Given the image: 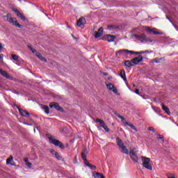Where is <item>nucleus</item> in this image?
I'll return each mask as SVG.
<instances>
[{"label": "nucleus", "mask_w": 178, "mask_h": 178, "mask_svg": "<svg viewBox=\"0 0 178 178\" xmlns=\"http://www.w3.org/2000/svg\"><path fill=\"white\" fill-rule=\"evenodd\" d=\"M6 17H7V22L13 24V26H16L18 29H22L23 27L22 25L17 23V19H16V18L10 17V14L7 15Z\"/></svg>", "instance_id": "nucleus-1"}, {"label": "nucleus", "mask_w": 178, "mask_h": 178, "mask_svg": "<svg viewBox=\"0 0 178 178\" xmlns=\"http://www.w3.org/2000/svg\"><path fill=\"white\" fill-rule=\"evenodd\" d=\"M49 141L50 144H53V145H55L56 147H59L60 148H61V149H65V145H63V143L52 138V136L49 137Z\"/></svg>", "instance_id": "nucleus-2"}, {"label": "nucleus", "mask_w": 178, "mask_h": 178, "mask_svg": "<svg viewBox=\"0 0 178 178\" xmlns=\"http://www.w3.org/2000/svg\"><path fill=\"white\" fill-rule=\"evenodd\" d=\"M142 161L143 168L148 169V170H152V165L149 164V162H151V159L142 156Z\"/></svg>", "instance_id": "nucleus-3"}, {"label": "nucleus", "mask_w": 178, "mask_h": 178, "mask_svg": "<svg viewBox=\"0 0 178 178\" xmlns=\"http://www.w3.org/2000/svg\"><path fill=\"white\" fill-rule=\"evenodd\" d=\"M28 48H29V49H30V51H31V52L33 54H36V56H38V58L39 59H40V60L47 62V59L45 58H44V56H42V55H41V54L37 53V50H35V49L33 48V47H31V45H28Z\"/></svg>", "instance_id": "nucleus-4"}, {"label": "nucleus", "mask_w": 178, "mask_h": 178, "mask_svg": "<svg viewBox=\"0 0 178 178\" xmlns=\"http://www.w3.org/2000/svg\"><path fill=\"white\" fill-rule=\"evenodd\" d=\"M96 123H100V127H102L106 133H109V131H111V129L105 124V122H104V120L97 118Z\"/></svg>", "instance_id": "nucleus-5"}, {"label": "nucleus", "mask_w": 178, "mask_h": 178, "mask_svg": "<svg viewBox=\"0 0 178 178\" xmlns=\"http://www.w3.org/2000/svg\"><path fill=\"white\" fill-rule=\"evenodd\" d=\"M137 54L138 52L126 49L124 56H126L127 59H130L132 58L133 55H137Z\"/></svg>", "instance_id": "nucleus-6"}, {"label": "nucleus", "mask_w": 178, "mask_h": 178, "mask_svg": "<svg viewBox=\"0 0 178 178\" xmlns=\"http://www.w3.org/2000/svg\"><path fill=\"white\" fill-rule=\"evenodd\" d=\"M50 108H54L56 111H59L60 112H63V108L60 107V106L56 102L51 103L49 105Z\"/></svg>", "instance_id": "nucleus-7"}, {"label": "nucleus", "mask_w": 178, "mask_h": 178, "mask_svg": "<svg viewBox=\"0 0 178 178\" xmlns=\"http://www.w3.org/2000/svg\"><path fill=\"white\" fill-rule=\"evenodd\" d=\"M17 108L21 116H23L24 118H27V116H30V113H29L27 111L20 108V107H19L17 106Z\"/></svg>", "instance_id": "nucleus-8"}, {"label": "nucleus", "mask_w": 178, "mask_h": 178, "mask_svg": "<svg viewBox=\"0 0 178 178\" xmlns=\"http://www.w3.org/2000/svg\"><path fill=\"white\" fill-rule=\"evenodd\" d=\"M134 37L136 40L141 41V42H144V40L147 39V36L144 33H141L140 35H134Z\"/></svg>", "instance_id": "nucleus-9"}, {"label": "nucleus", "mask_w": 178, "mask_h": 178, "mask_svg": "<svg viewBox=\"0 0 178 178\" xmlns=\"http://www.w3.org/2000/svg\"><path fill=\"white\" fill-rule=\"evenodd\" d=\"M0 74L3 76V77H6V79H8V80H13V77L10 76L6 71H3V70L0 69Z\"/></svg>", "instance_id": "nucleus-10"}, {"label": "nucleus", "mask_w": 178, "mask_h": 178, "mask_svg": "<svg viewBox=\"0 0 178 178\" xmlns=\"http://www.w3.org/2000/svg\"><path fill=\"white\" fill-rule=\"evenodd\" d=\"M86 23H87V21H86V18L81 17L76 22V26H78V27H81V26H84V24H86Z\"/></svg>", "instance_id": "nucleus-11"}, {"label": "nucleus", "mask_w": 178, "mask_h": 178, "mask_svg": "<svg viewBox=\"0 0 178 178\" xmlns=\"http://www.w3.org/2000/svg\"><path fill=\"white\" fill-rule=\"evenodd\" d=\"M143 59H144L143 58V56H139L138 57H136L135 58H133L131 60V62L134 63V65H138V63H140V62H142Z\"/></svg>", "instance_id": "nucleus-12"}, {"label": "nucleus", "mask_w": 178, "mask_h": 178, "mask_svg": "<svg viewBox=\"0 0 178 178\" xmlns=\"http://www.w3.org/2000/svg\"><path fill=\"white\" fill-rule=\"evenodd\" d=\"M106 87L108 90H109L110 91H113L114 94H118V89L115 88V86H113V84L112 83L106 84Z\"/></svg>", "instance_id": "nucleus-13"}, {"label": "nucleus", "mask_w": 178, "mask_h": 178, "mask_svg": "<svg viewBox=\"0 0 178 178\" xmlns=\"http://www.w3.org/2000/svg\"><path fill=\"white\" fill-rule=\"evenodd\" d=\"M146 31H147V33H153V34H154L156 35H162V34H163V32H158V31H154L153 29H151L148 26L146 27Z\"/></svg>", "instance_id": "nucleus-14"}, {"label": "nucleus", "mask_w": 178, "mask_h": 178, "mask_svg": "<svg viewBox=\"0 0 178 178\" xmlns=\"http://www.w3.org/2000/svg\"><path fill=\"white\" fill-rule=\"evenodd\" d=\"M115 36L111 35H106L104 37V40L108 41V42H113L115 41Z\"/></svg>", "instance_id": "nucleus-15"}, {"label": "nucleus", "mask_w": 178, "mask_h": 178, "mask_svg": "<svg viewBox=\"0 0 178 178\" xmlns=\"http://www.w3.org/2000/svg\"><path fill=\"white\" fill-rule=\"evenodd\" d=\"M14 12H15L17 16L18 17H19V19H22L23 22L26 21V17L24 16H23V15H22V13H20V11H19V10L15 8Z\"/></svg>", "instance_id": "nucleus-16"}, {"label": "nucleus", "mask_w": 178, "mask_h": 178, "mask_svg": "<svg viewBox=\"0 0 178 178\" xmlns=\"http://www.w3.org/2000/svg\"><path fill=\"white\" fill-rule=\"evenodd\" d=\"M104 34V28L101 27L95 35V38H99Z\"/></svg>", "instance_id": "nucleus-17"}, {"label": "nucleus", "mask_w": 178, "mask_h": 178, "mask_svg": "<svg viewBox=\"0 0 178 178\" xmlns=\"http://www.w3.org/2000/svg\"><path fill=\"white\" fill-rule=\"evenodd\" d=\"M119 76L124 80V81H127V78L126 77V72L124 70H122L119 74Z\"/></svg>", "instance_id": "nucleus-18"}, {"label": "nucleus", "mask_w": 178, "mask_h": 178, "mask_svg": "<svg viewBox=\"0 0 178 178\" xmlns=\"http://www.w3.org/2000/svg\"><path fill=\"white\" fill-rule=\"evenodd\" d=\"M117 145L119 147V148H122V147L124 146V144L123 143V141H122V139L120 138H116Z\"/></svg>", "instance_id": "nucleus-19"}, {"label": "nucleus", "mask_w": 178, "mask_h": 178, "mask_svg": "<svg viewBox=\"0 0 178 178\" xmlns=\"http://www.w3.org/2000/svg\"><path fill=\"white\" fill-rule=\"evenodd\" d=\"M88 154V151H87V148H84L82 150L81 156L82 159H87V154Z\"/></svg>", "instance_id": "nucleus-20"}, {"label": "nucleus", "mask_w": 178, "mask_h": 178, "mask_svg": "<svg viewBox=\"0 0 178 178\" xmlns=\"http://www.w3.org/2000/svg\"><path fill=\"white\" fill-rule=\"evenodd\" d=\"M131 159L134 162V163H137L138 162V156L137 154H134L132 156H130Z\"/></svg>", "instance_id": "nucleus-21"}, {"label": "nucleus", "mask_w": 178, "mask_h": 178, "mask_svg": "<svg viewBox=\"0 0 178 178\" xmlns=\"http://www.w3.org/2000/svg\"><path fill=\"white\" fill-rule=\"evenodd\" d=\"M162 106V109L163 111H164V112H165V113H167V115H170V111H169V108H168L167 106H165L163 104H161Z\"/></svg>", "instance_id": "nucleus-22"}, {"label": "nucleus", "mask_w": 178, "mask_h": 178, "mask_svg": "<svg viewBox=\"0 0 178 178\" xmlns=\"http://www.w3.org/2000/svg\"><path fill=\"white\" fill-rule=\"evenodd\" d=\"M123 55L124 56H125L126 55V49H121V50H119L118 51H116L115 53V55Z\"/></svg>", "instance_id": "nucleus-23"}, {"label": "nucleus", "mask_w": 178, "mask_h": 178, "mask_svg": "<svg viewBox=\"0 0 178 178\" xmlns=\"http://www.w3.org/2000/svg\"><path fill=\"white\" fill-rule=\"evenodd\" d=\"M124 65L125 66H127V67H131L133 66H134V64L132 61H130V60H126L124 62Z\"/></svg>", "instance_id": "nucleus-24"}, {"label": "nucleus", "mask_w": 178, "mask_h": 178, "mask_svg": "<svg viewBox=\"0 0 178 178\" xmlns=\"http://www.w3.org/2000/svg\"><path fill=\"white\" fill-rule=\"evenodd\" d=\"M129 156L132 155H137V149L134 147V149H130V152H129Z\"/></svg>", "instance_id": "nucleus-25"}, {"label": "nucleus", "mask_w": 178, "mask_h": 178, "mask_svg": "<svg viewBox=\"0 0 178 178\" xmlns=\"http://www.w3.org/2000/svg\"><path fill=\"white\" fill-rule=\"evenodd\" d=\"M121 149H122V153L125 154L126 155H129V149H127V147L124 145L121 147Z\"/></svg>", "instance_id": "nucleus-26"}, {"label": "nucleus", "mask_w": 178, "mask_h": 178, "mask_svg": "<svg viewBox=\"0 0 178 178\" xmlns=\"http://www.w3.org/2000/svg\"><path fill=\"white\" fill-rule=\"evenodd\" d=\"M154 51H148V50H145V51H140L138 53H136V55H141L143 54H152Z\"/></svg>", "instance_id": "nucleus-27"}, {"label": "nucleus", "mask_w": 178, "mask_h": 178, "mask_svg": "<svg viewBox=\"0 0 178 178\" xmlns=\"http://www.w3.org/2000/svg\"><path fill=\"white\" fill-rule=\"evenodd\" d=\"M114 115H115V116H118V118L119 119H121L122 122H125L126 121V119L123 116L119 115V113H118V112L115 111Z\"/></svg>", "instance_id": "nucleus-28"}, {"label": "nucleus", "mask_w": 178, "mask_h": 178, "mask_svg": "<svg viewBox=\"0 0 178 178\" xmlns=\"http://www.w3.org/2000/svg\"><path fill=\"white\" fill-rule=\"evenodd\" d=\"M93 176L94 177H97V178H105L104 177V175L99 172H94Z\"/></svg>", "instance_id": "nucleus-29"}, {"label": "nucleus", "mask_w": 178, "mask_h": 178, "mask_svg": "<svg viewBox=\"0 0 178 178\" xmlns=\"http://www.w3.org/2000/svg\"><path fill=\"white\" fill-rule=\"evenodd\" d=\"M13 161V156H10L7 160H6V164L7 165H11V166H13V163H10Z\"/></svg>", "instance_id": "nucleus-30"}, {"label": "nucleus", "mask_w": 178, "mask_h": 178, "mask_svg": "<svg viewBox=\"0 0 178 178\" xmlns=\"http://www.w3.org/2000/svg\"><path fill=\"white\" fill-rule=\"evenodd\" d=\"M152 108L153 111H154L156 112V113H161V110L159 107L152 106Z\"/></svg>", "instance_id": "nucleus-31"}, {"label": "nucleus", "mask_w": 178, "mask_h": 178, "mask_svg": "<svg viewBox=\"0 0 178 178\" xmlns=\"http://www.w3.org/2000/svg\"><path fill=\"white\" fill-rule=\"evenodd\" d=\"M42 109L44 110L45 113H49V107H48L47 106L43 105L42 106Z\"/></svg>", "instance_id": "nucleus-32"}, {"label": "nucleus", "mask_w": 178, "mask_h": 178, "mask_svg": "<svg viewBox=\"0 0 178 178\" xmlns=\"http://www.w3.org/2000/svg\"><path fill=\"white\" fill-rule=\"evenodd\" d=\"M55 157L56 158V159H58V161H63V159L61 157L60 154H59V153L58 152L55 153Z\"/></svg>", "instance_id": "nucleus-33"}, {"label": "nucleus", "mask_w": 178, "mask_h": 178, "mask_svg": "<svg viewBox=\"0 0 178 178\" xmlns=\"http://www.w3.org/2000/svg\"><path fill=\"white\" fill-rule=\"evenodd\" d=\"M125 124L127 126H129V127H131V129H132V130H135L136 131H137V129H136V127H134V125L133 124H129V122H126Z\"/></svg>", "instance_id": "nucleus-34"}, {"label": "nucleus", "mask_w": 178, "mask_h": 178, "mask_svg": "<svg viewBox=\"0 0 178 178\" xmlns=\"http://www.w3.org/2000/svg\"><path fill=\"white\" fill-rule=\"evenodd\" d=\"M11 56L13 60H15V62H19V56H17V55L12 54Z\"/></svg>", "instance_id": "nucleus-35"}, {"label": "nucleus", "mask_w": 178, "mask_h": 178, "mask_svg": "<svg viewBox=\"0 0 178 178\" xmlns=\"http://www.w3.org/2000/svg\"><path fill=\"white\" fill-rule=\"evenodd\" d=\"M88 167L90 168V169H91L92 170L97 169V167L91 163H88Z\"/></svg>", "instance_id": "nucleus-36"}, {"label": "nucleus", "mask_w": 178, "mask_h": 178, "mask_svg": "<svg viewBox=\"0 0 178 178\" xmlns=\"http://www.w3.org/2000/svg\"><path fill=\"white\" fill-rule=\"evenodd\" d=\"M161 60H162V58H156L153 59V62H154V63H159V62H161Z\"/></svg>", "instance_id": "nucleus-37"}, {"label": "nucleus", "mask_w": 178, "mask_h": 178, "mask_svg": "<svg viewBox=\"0 0 178 178\" xmlns=\"http://www.w3.org/2000/svg\"><path fill=\"white\" fill-rule=\"evenodd\" d=\"M158 136H159V137L157 138L158 140H161L162 143H165V139H163V137L161 136L160 134H159Z\"/></svg>", "instance_id": "nucleus-38"}, {"label": "nucleus", "mask_w": 178, "mask_h": 178, "mask_svg": "<svg viewBox=\"0 0 178 178\" xmlns=\"http://www.w3.org/2000/svg\"><path fill=\"white\" fill-rule=\"evenodd\" d=\"M149 131H152L153 133H155V129L154 127H149Z\"/></svg>", "instance_id": "nucleus-39"}, {"label": "nucleus", "mask_w": 178, "mask_h": 178, "mask_svg": "<svg viewBox=\"0 0 178 178\" xmlns=\"http://www.w3.org/2000/svg\"><path fill=\"white\" fill-rule=\"evenodd\" d=\"M26 165V166H28V168H31L33 166V164L30 162H27Z\"/></svg>", "instance_id": "nucleus-40"}, {"label": "nucleus", "mask_w": 178, "mask_h": 178, "mask_svg": "<svg viewBox=\"0 0 178 178\" xmlns=\"http://www.w3.org/2000/svg\"><path fill=\"white\" fill-rule=\"evenodd\" d=\"M83 161L85 165H86V166H88V163H88V161H87V159H83Z\"/></svg>", "instance_id": "nucleus-41"}, {"label": "nucleus", "mask_w": 178, "mask_h": 178, "mask_svg": "<svg viewBox=\"0 0 178 178\" xmlns=\"http://www.w3.org/2000/svg\"><path fill=\"white\" fill-rule=\"evenodd\" d=\"M134 92H135V94H137V95H140V90L136 89Z\"/></svg>", "instance_id": "nucleus-42"}, {"label": "nucleus", "mask_w": 178, "mask_h": 178, "mask_svg": "<svg viewBox=\"0 0 178 178\" xmlns=\"http://www.w3.org/2000/svg\"><path fill=\"white\" fill-rule=\"evenodd\" d=\"M0 60L1 62H3V54H0Z\"/></svg>", "instance_id": "nucleus-43"}, {"label": "nucleus", "mask_w": 178, "mask_h": 178, "mask_svg": "<svg viewBox=\"0 0 178 178\" xmlns=\"http://www.w3.org/2000/svg\"><path fill=\"white\" fill-rule=\"evenodd\" d=\"M107 27L108 30H112V29H113V25H108Z\"/></svg>", "instance_id": "nucleus-44"}, {"label": "nucleus", "mask_w": 178, "mask_h": 178, "mask_svg": "<svg viewBox=\"0 0 178 178\" xmlns=\"http://www.w3.org/2000/svg\"><path fill=\"white\" fill-rule=\"evenodd\" d=\"M166 19H167L168 20H169V22H170V23H172V24H173V22L171 21V19H170V18H169V17L166 16Z\"/></svg>", "instance_id": "nucleus-45"}, {"label": "nucleus", "mask_w": 178, "mask_h": 178, "mask_svg": "<svg viewBox=\"0 0 178 178\" xmlns=\"http://www.w3.org/2000/svg\"><path fill=\"white\" fill-rule=\"evenodd\" d=\"M3 49V46H2V43H0V51H2Z\"/></svg>", "instance_id": "nucleus-46"}, {"label": "nucleus", "mask_w": 178, "mask_h": 178, "mask_svg": "<svg viewBox=\"0 0 178 178\" xmlns=\"http://www.w3.org/2000/svg\"><path fill=\"white\" fill-rule=\"evenodd\" d=\"M24 162H25V163L26 164V163H27V162H29V159H27V158H26V159H24Z\"/></svg>", "instance_id": "nucleus-47"}, {"label": "nucleus", "mask_w": 178, "mask_h": 178, "mask_svg": "<svg viewBox=\"0 0 178 178\" xmlns=\"http://www.w3.org/2000/svg\"><path fill=\"white\" fill-rule=\"evenodd\" d=\"M103 74L106 76H108V72H104V73H103Z\"/></svg>", "instance_id": "nucleus-48"}, {"label": "nucleus", "mask_w": 178, "mask_h": 178, "mask_svg": "<svg viewBox=\"0 0 178 178\" xmlns=\"http://www.w3.org/2000/svg\"><path fill=\"white\" fill-rule=\"evenodd\" d=\"M174 26L176 29V30H177V31H178V26Z\"/></svg>", "instance_id": "nucleus-49"}, {"label": "nucleus", "mask_w": 178, "mask_h": 178, "mask_svg": "<svg viewBox=\"0 0 178 178\" xmlns=\"http://www.w3.org/2000/svg\"><path fill=\"white\" fill-rule=\"evenodd\" d=\"M169 178H176V177H170Z\"/></svg>", "instance_id": "nucleus-50"}, {"label": "nucleus", "mask_w": 178, "mask_h": 178, "mask_svg": "<svg viewBox=\"0 0 178 178\" xmlns=\"http://www.w3.org/2000/svg\"><path fill=\"white\" fill-rule=\"evenodd\" d=\"M150 42H152V40H149Z\"/></svg>", "instance_id": "nucleus-51"}, {"label": "nucleus", "mask_w": 178, "mask_h": 178, "mask_svg": "<svg viewBox=\"0 0 178 178\" xmlns=\"http://www.w3.org/2000/svg\"><path fill=\"white\" fill-rule=\"evenodd\" d=\"M19 1H22V0H19Z\"/></svg>", "instance_id": "nucleus-52"}]
</instances>
